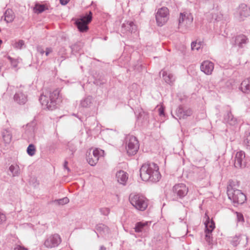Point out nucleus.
Segmentation results:
<instances>
[{
    "label": "nucleus",
    "instance_id": "ddd939ff",
    "mask_svg": "<svg viewBox=\"0 0 250 250\" xmlns=\"http://www.w3.org/2000/svg\"><path fill=\"white\" fill-rule=\"evenodd\" d=\"M201 70L207 75H210L214 69V63L209 61H205L201 64Z\"/></svg>",
    "mask_w": 250,
    "mask_h": 250
},
{
    "label": "nucleus",
    "instance_id": "864d4df0",
    "mask_svg": "<svg viewBox=\"0 0 250 250\" xmlns=\"http://www.w3.org/2000/svg\"><path fill=\"white\" fill-rule=\"evenodd\" d=\"M99 250H106V248L104 246L100 247Z\"/></svg>",
    "mask_w": 250,
    "mask_h": 250
},
{
    "label": "nucleus",
    "instance_id": "49530a36",
    "mask_svg": "<svg viewBox=\"0 0 250 250\" xmlns=\"http://www.w3.org/2000/svg\"><path fill=\"white\" fill-rule=\"evenodd\" d=\"M159 111V114L161 116H165V112H164V108L163 106H161L158 109Z\"/></svg>",
    "mask_w": 250,
    "mask_h": 250
},
{
    "label": "nucleus",
    "instance_id": "58836bf2",
    "mask_svg": "<svg viewBox=\"0 0 250 250\" xmlns=\"http://www.w3.org/2000/svg\"><path fill=\"white\" fill-rule=\"evenodd\" d=\"M46 9L44 5L37 4L36 5L35 11L38 13H41Z\"/></svg>",
    "mask_w": 250,
    "mask_h": 250
},
{
    "label": "nucleus",
    "instance_id": "2f4dec72",
    "mask_svg": "<svg viewBox=\"0 0 250 250\" xmlns=\"http://www.w3.org/2000/svg\"><path fill=\"white\" fill-rule=\"evenodd\" d=\"M69 201V199L67 197H64L62 199L55 200L54 201V202L57 203L59 205H63L67 204Z\"/></svg>",
    "mask_w": 250,
    "mask_h": 250
},
{
    "label": "nucleus",
    "instance_id": "4be33fe9",
    "mask_svg": "<svg viewBox=\"0 0 250 250\" xmlns=\"http://www.w3.org/2000/svg\"><path fill=\"white\" fill-rule=\"evenodd\" d=\"M4 21L7 22H11L15 18V15L12 10L11 9H7L4 13Z\"/></svg>",
    "mask_w": 250,
    "mask_h": 250
},
{
    "label": "nucleus",
    "instance_id": "dca6fc26",
    "mask_svg": "<svg viewBox=\"0 0 250 250\" xmlns=\"http://www.w3.org/2000/svg\"><path fill=\"white\" fill-rule=\"evenodd\" d=\"M14 100L19 104H24L27 101V96L22 91L19 90L14 95Z\"/></svg>",
    "mask_w": 250,
    "mask_h": 250
},
{
    "label": "nucleus",
    "instance_id": "f3484780",
    "mask_svg": "<svg viewBox=\"0 0 250 250\" xmlns=\"http://www.w3.org/2000/svg\"><path fill=\"white\" fill-rule=\"evenodd\" d=\"M193 21V17L189 13L187 12L181 13L179 19V26H181L183 24H186L191 23Z\"/></svg>",
    "mask_w": 250,
    "mask_h": 250
},
{
    "label": "nucleus",
    "instance_id": "39448f33",
    "mask_svg": "<svg viewBox=\"0 0 250 250\" xmlns=\"http://www.w3.org/2000/svg\"><path fill=\"white\" fill-rule=\"evenodd\" d=\"M126 149L128 155H134L139 148V141L136 137L128 135L126 138Z\"/></svg>",
    "mask_w": 250,
    "mask_h": 250
},
{
    "label": "nucleus",
    "instance_id": "c03bdc74",
    "mask_svg": "<svg viewBox=\"0 0 250 250\" xmlns=\"http://www.w3.org/2000/svg\"><path fill=\"white\" fill-rule=\"evenodd\" d=\"M184 119L188 116H190L192 114V110L190 109H185L184 111Z\"/></svg>",
    "mask_w": 250,
    "mask_h": 250
},
{
    "label": "nucleus",
    "instance_id": "5fc2aeb1",
    "mask_svg": "<svg viewBox=\"0 0 250 250\" xmlns=\"http://www.w3.org/2000/svg\"><path fill=\"white\" fill-rule=\"evenodd\" d=\"M2 43V41L0 39V45Z\"/></svg>",
    "mask_w": 250,
    "mask_h": 250
},
{
    "label": "nucleus",
    "instance_id": "1a4fd4ad",
    "mask_svg": "<svg viewBox=\"0 0 250 250\" xmlns=\"http://www.w3.org/2000/svg\"><path fill=\"white\" fill-rule=\"evenodd\" d=\"M235 17L240 21H242L245 18L250 15V9L245 3H241L237 8L235 13Z\"/></svg>",
    "mask_w": 250,
    "mask_h": 250
},
{
    "label": "nucleus",
    "instance_id": "bb28decb",
    "mask_svg": "<svg viewBox=\"0 0 250 250\" xmlns=\"http://www.w3.org/2000/svg\"><path fill=\"white\" fill-rule=\"evenodd\" d=\"M9 170L11 172L13 176H18L20 174V168L18 165H11L9 167Z\"/></svg>",
    "mask_w": 250,
    "mask_h": 250
},
{
    "label": "nucleus",
    "instance_id": "f704fd0d",
    "mask_svg": "<svg viewBox=\"0 0 250 250\" xmlns=\"http://www.w3.org/2000/svg\"><path fill=\"white\" fill-rule=\"evenodd\" d=\"M2 137L6 143H9L10 142L12 139V136L8 132L6 131L5 133L3 132Z\"/></svg>",
    "mask_w": 250,
    "mask_h": 250
},
{
    "label": "nucleus",
    "instance_id": "7c9ffc66",
    "mask_svg": "<svg viewBox=\"0 0 250 250\" xmlns=\"http://www.w3.org/2000/svg\"><path fill=\"white\" fill-rule=\"evenodd\" d=\"M244 145L246 149L250 152V132L247 135L244 140Z\"/></svg>",
    "mask_w": 250,
    "mask_h": 250
},
{
    "label": "nucleus",
    "instance_id": "9d476101",
    "mask_svg": "<svg viewBox=\"0 0 250 250\" xmlns=\"http://www.w3.org/2000/svg\"><path fill=\"white\" fill-rule=\"evenodd\" d=\"M61 242L60 236L54 234L48 236L44 241V245L47 248H52L58 246Z\"/></svg>",
    "mask_w": 250,
    "mask_h": 250
},
{
    "label": "nucleus",
    "instance_id": "6ab92c4d",
    "mask_svg": "<svg viewBox=\"0 0 250 250\" xmlns=\"http://www.w3.org/2000/svg\"><path fill=\"white\" fill-rule=\"evenodd\" d=\"M116 177L117 179V181L125 185L127 179V174L123 170H120L116 173Z\"/></svg>",
    "mask_w": 250,
    "mask_h": 250
},
{
    "label": "nucleus",
    "instance_id": "79ce46f5",
    "mask_svg": "<svg viewBox=\"0 0 250 250\" xmlns=\"http://www.w3.org/2000/svg\"><path fill=\"white\" fill-rule=\"evenodd\" d=\"M235 214H236L237 221L242 222H244V218L243 215L241 213L235 212Z\"/></svg>",
    "mask_w": 250,
    "mask_h": 250
},
{
    "label": "nucleus",
    "instance_id": "9b49d317",
    "mask_svg": "<svg viewBox=\"0 0 250 250\" xmlns=\"http://www.w3.org/2000/svg\"><path fill=\"white\" fill-rule=\"evenodd\" d=\"M103 153V150L98 148L94 149L92 154L89 153L88 155L87 156L86 160L87 162L92 166L96 165L98 162L100 157L102 156Z\"/></svg>",
    "mask_w": 250,
    "mask_h": 250
},
{
    "label": "nucleus",
    "instance_id": "a18cd8bd",
    "mask_svg": "<svg viewBox=\"0 0 250 250\" xmlns=\"http://www.w3.org/2000/svg\"><path fill=\"white\" fill-rule=\"evenodd\" d=\"M6 217L5 215L0 212V224H3L6 221Z\"/></svg>",
    "mask_w": 250,
    "mask_h": 250
},
{
    "label": "nucleus",
    "instance_id": "8fccbe9b",
    "mask_svg": "<svg viewBox=\"0 0 250 250\" xmlns=\"http://www.w3.org/2000/svg\"><path fill=\"white\" fill-rule=\"evenodd\" d=\"M70 0H60V3L62 5H65L67 4Z\"/></svg>",
    "mask_w": 250,
    "mask_h": 250
},
{
    "label": "nucleus",
    "instance_id": "ea45409f",
    "mask_svg": "<svg viewBox=\"0 0 250 250\" xmlns=\"http://www.w3.org/2000/svg\"><path fill=\"white\" fill-rule=\"evenodd\" d=\"M211 232H208V231L205 230L206 233V240L208 243V244H210L211 243Z\"/></svg>",
    "mask_w": 250,
    "mask_h": 250
},
{
    "label": "nucleus",
    "instance_id": "3c124183",
    "mask_svg": "<svg viewBox=\"0 0 250 250\" xmlns=\"http://www.w3.org/2000/svg\"><path fill=\"white\" fill-rule=\"evenodd\" d=\"M37 50L39 53H40L41 55H43L45 51L43 50V48L41 47H38L37 48Z\"/></svg>",
    "mask_w": 250,
    "mask_h": 250
},
{
    "label": "nucleus",
    "instance_id": "20e7f679",
    "mask_svg": "<svg viewBox=\"0 0 250 250\" xmlns=\"http://www.w3.org/2000/svg\"><path fill=\"white\" fill-rule=\"evenodd\" d=\"M188 191V188L183 183L176 184L172 188L171 198L174 201L183 198Z\"/></svg>",
    "mask_w": 250,
    "mask_h": 250
},
{
    "label": "nucleus",
    "instance_id": "7ed1b4c3",
    "mask_svg": "<svg viewBox=\"0 0 250 250\" xmlns=\"http://www.w3.org/2000/svg\"><path fill=\"white\" fill-rule=\"evenodd\" d=\"M129 200L131 204L139 210L144 211L148 206V200L142 195L131 194Z\"/></svg>",
    "mask_w": 250,
    "mask_h": 250
},
{
    "label": "nucleus",
    "instance_id": "412c9836",
    "mask_svg": "<svg viewBox=\"0 0 250 250\" xmlns=\"http://www.w3.org/2000/svg\"><path fill=\"white\" fill-rule=\"evenodd\" d=\"M224 121L230 125H234L236 122V120L233 117L230 111H228L227 114L224 115Z\"/></svg>",
    "mask_w": 250,
    "mask_h": 250
},
{
    "label": "nucleus",
    "instance_id": "603ef678",
    "mask_svg": "<svg viewBox=\"0 0 250 250\" xmlns=\"http://www.w3.org/2000/svg\"><path fill=\"white\" fill-rule=\"evenodd\" d=\"M68 162L66 161H65L63 165L64 168L66 169H67L68 171H69L70 169L67 167Z\"/></svg>",
    "mask_w": 250,
    "mask_h": 250
},
{
    "label": "nucleus",
    "instance_id": "c9c22d12",
    "mask_svg": "<svg viewBox=\"0 0 250 250\" xmlns=\"http://www.w3.org/2000/svg\"><path fill=\"white\" fill-rule=\"evenodd\" d=\"M13 46L16 49H21L24 46V42L23 40H19L18 42H16Z\"/></svg>",
    "mask_w": 250,
    "mask_h": 250
},
{
    "label": "nucleus",
    "instance_id": "de8ad7c7",
    "mask_svg": "<svg viewBox=\"0 0 250 250\" xmlns=\"http://www.w3.org/2000/svg\"><path fill=\"white\" fill-rule=\"evenodd\" d=\"M14 250H27V249L23 246L18 245L15 247Z\"/></svg>",
    "mask_w": 250,
    "mask_h": 250
},
{
    "label": "nucleus",
    "instance_id": "e433bc0d",
    "mask_svg": "<svg viewBox=\"0 0 250 250\" xmlns=\"http://www.w3.org/2000/svg\"><path fill=\"white\" fill-rule=\"evenodd\" d=\"M200 42H197L196 41L192 42L191 43V48L192 50H198L201 47Z\"/></svg>",
    "mask_w": 250,
    "mask_h": 250
},
{
    "label": "nucleus",
    "instance_id": "5701e85b",
    "mask_svg": "<svg viewBox=\"0 0 250 250\" xmlns=\"http://www.w3.org/2000/svg\"><path fill=\"white\" fill-rule=\"evenodd\" d=\"M92 98L91 96H87L83 99L81 102V105L83 107H89L92 104Z\"/></svg>",
    "mask_w": 250,
    "mask_h": 250
},
{
    "label": "nucleus",
    "instance_id": "aec40b11",
    "mask_svg": "<svg viewBox=\"0 0 250 250\" xmlns=\"http://www.w3.org/2000/svg\"><path fill=\"white\" fill-rule=\"evenodd\" d=\"M161 74L164 80L167 83L171 84L175 81V77L173 74L170 73H168L167 71L163 70L160 72V74L161 75Z\"/></svg>",
    "mask_w": 250,
    "mask_h": 250
},
{
    "label": "nucleus",
    "instance_id": "a878e982",
    "mask_svg": "<svg viewBox=\"0 0 250 250\" xmlns=\"http://www.w3.org/2000/svg\"><path fill=\"white\" fill-rule=\"evenodd\" d=\"M241 235H236L235 236L229 237L230 244L234 247H236L239 245L240 242Z\"/></svg>",
    "mask_w": 250,
    "mask_h": 250
},
{
    "label": "nucleus",
    "instance_id": "393cba45",
    "mask_svg": "<svg viewBox=\"0 0 250 250\" xmlns=\"http://www.w3.org/2000/svg\"><path fill=\"white\" fill-rule=\"evenodd\" d=\"M96 229L100 233H108L109 232V228L108 227L103 224L97 225L96 227Z\"/></svg>",
    "mask_w": 250,
    "mask_h": 250
},
{
    "label": "nucleus",
    "instance_id": "37998d69",
    "mask_svg": "<svg viewBox=\"0 0 250 250\" xmlns=\"http://www.w3.org/2000/svg\"><path fill=\"white\" fill-rule=\"evenodd\" d=\"M109 209L106 208H100L101 213L104 215H107L109 213Z\"/></svg>",
    "mask_w": 250,
    "mask_h": 250
},
{
    "label": "nucleus",
    "instance_id": "a19ab883",
    "mask_svg": "<svg viewBox=\"0 0 250 250\" xmlns=\"http://www.w3.org/2000/svg\"><path fill=\"white\" fill-rule=\"evenodd\" d=\"M67 147L70 151L72 152V155H73L76 150V147L75 145L72 143H68Z\"/></svg>",
    "mask_w": 250,
    "mask_h": 250
},
{
    "label": "nucleus",
    "instance_id": "cd10ccee",
    "mask_svg": "<svg viewBox=\"0 0 250 250\" xmlns=\"http://www.w3.org/2000/svg\"><path fill=\"white\" fill-rule=\"evenodd\" d=\"M83 47V44L81 42H77L72 45L70 47L72 53L78 52Z\"/></svg>",
    "mask_w": 250,
    "mask_h": 250
},
{
    "label": "nucleus",
    "instance_id": "72a5a7b5",
    "mask_svg": "<svg viewBox=\"0 0 250 250\" xmlns=\"http://www.w3.org/2000/svg\"><path fill=\"white\" fill-rule=\"evenodd\" d=\"M7 58L10 62L11 64L13 67L16 68L18 66V65L20 62L19 59H14L10 56H8Z\"/></svg>",
    "mask_w": 250,
    "mask_h": 250
},
{
    "label": "nucleus",
    "instance_id": "6e6552de",
    "mask_svg": "<svg viewBox=\"0 0 250 250\" xmlns=\"http://www.w3.org/2000/svg\"><path fill=\"white\" fill-rule=\"evenodd\" d=\"M168 9L166 7H163L158 10L156 14V20L159 26H163L167 21Z\"/></svg>",
    "mask_w": 250,
    "mask_h": 250
},
{
    "label": "nucleus",
    "instance_id": "0eeeda50",
    "mask_svg": "<svg viewBox=\"0 0 250 250\" xmlns=\"http://www.w3.org/2000/svg\"><path fill=\"white\" fill-rule=\"evenodd\" d=\"M92 18V13L89 11L85 15L82 16L80 19L75 21V24L80 32L86 31L88 29V24L91 22Z\"/></svg>",
    "mask_w": 250,
    "mask_h": 250
},
{
    "label": "nucleus",
    "instance_id": "c85d7f7f",
    "mask_svg": "<svg viewBox=\"0 0 250 250\" xmlns=\"http://www.w3.org/2000/svg\"><path fill=\"white\" fill-rule=\"evenodd\" d=\"M147 223L138 222L136 224L134 228L135 231L136 232H142L144 227L146 225Z\"/></svg>",
    "mask_w": 250,
    "mask_h": 250
},
{
    "label": "nucleus",
    "instance_id": "09e8293b",
    "mask_svg": "<svg viewBox=\"0 0 250 250\" xmlns=\"http://www.w3.org/2000/svg\"><path fill=\"white\" fill-rule=\"evenodd\" d=\"M52 52V49L51 47H47L45 50V55L46 56Z\"/></svg>",
    "mask_w": 250,
    "mask_h": 250
},
{
    "label": "nucleus",
    "instance_id": "473e14b6",
    "mask_svg": "<svg viewBox=\"0 0 250 250\" xmlns=\"http://www.w3.org/2000/svg\"><path fill=\"white\" fill-rule=\"evenodd\" d=\"M36 149L35 146L33 144H30L27 148V153L31 156H33L35 153Z\"/></svg>",
    "mask_w": 250,
    "mask_h": 250
},
{
    "label": "nucleus",
    "instance_id": "a211bd4d",
    "mask_svg": "<svg viewBox=\"0 0 250 250\" xmlns=\"http://www.w3.org/2000/svg\"><path fill=\"white\" fill-rule=\"evenodd\" d=\"M239 89L244 93L248 94L250 92V77L241 83Z\"/></svg>",
    "mask_w": 250,
    "mask_h": 250
},
{
    "label": "nucleus",
    "instance_id": "423d86ee",
    "mask_svg": "<svg viewBox=\"0 0 250 250\" xmlns=\"http://www.w3.org/2000/svg\"><path fill=\"white\" fill-rule=\"evenodd\" d=\"M227 193L229 198L234 203L242 204L246 200V195L240 190L229 189Z\"/></svg>",
    "mask_w": 250,
    "mask_h": 250
},
{
    "label": "nucleus",
    "instance_id": "f257e3e1",
    "mask_svg": "<svg viewBox=\"0 0 250 250\" xmlns=\"http://www.w3.org/2000/svg\"><path fill=\"white\" fill-rule=\"evenodd\" d=\"M140 176L143 181L150 183H157L161 177L158 166L152 162H147L141 166Z\"/></svg>",
    "mask_w": 250,
    "mask_h": 250
},
{
    "label": "nucleus",
    "instance_id": "4c0bfd02",
    "mask_svg": "<svg viewBox=\"0 0 250 250\" xmlns=\"http://www.w3.org/2000/svg\"><path fill=\"white\" fill-rule=\"evenodd\" d=\"M58 55L59 56H61V58H62V60L61 61L64 60L66 58V57H65L66 50H65V49L63 47H61L60 48V49L58 52Z\"/></svg>",
    "mask_w": 250,
    "mask_h": 250
},
{
    "label": "nucleus",
    "instance_id": "f03ea898",
    "mask_svg": "<svg viewBox=\"0 0 250 250\" xmlns=\"http://www.w3.org/2000/svg\"><path fill=\"white\" fill-rule=\"evenodd\" d=\"M60 90L58 89L51 91H46L40 96L39 101L41 104L48 110H52L56 108L59 102Z\"/></svg>",
    "mask_w": 250,
    "mask_h": 250
},
{
    "label": "nucleus",
    "instance_id": "b1692460",
    "mask_svg": "<svg viewBox=\"0 0 250 250\" xmlns=\"http://www.w3.org/2000/svg\"><path fill=\"white\" fill-rule=\"evenodd\" d=\"M208 220H207L206 222L205 223L206 231H208V232H212V230L214 229L215 226V223L213 221H209V217L208 218Z\"/></svg>",
    "mask_w": 250,
    "mask_h": 250
},
{
    "label": "nucleus",
    "instance_id": "f8f14e48",
    "mask_svg": "<svg viewBox=\"0 0 250 250\" xmlns=\"http://www.w3.org/2000/svg\"><path fill=\"white\" fill-rule=\"evenodd\" d=\"M234 166L236 168H244L246 166L245 152L240 151L235 154L234 160Z\"/></svg>",
    "mask_w": 250,
    "mask_h": 250
},
{
    "label": "nucleus",
    "instance_id": "2eb2a0df",
    "mask_svg": "<svg viewBox=\"0 0 250 250\" xmlns=\"http://www.w3.org/2000/svg\"><path fill=\"white\" fill-rule=\"evenodd\" d=\"M249 42V39L246 36L241 34L235 37L234 45L239 48H243Z\"/></svg>",
    "mask_w": 250,
    "mask_h": 250
},
{
    "label": "nucleus",
    "instance_id": "4468645a",
    "mask_svg": "<svg viewBox=\"0 0 250 250\" xmlns=\"http://www.w3.org/2000/svg\"><path fill=\"white\" fill-rule=\"evenodd\" d=\"M137 30V27L132 21H127L122 24V32L124 33H134Z\"/></svg>",
    "mask_w": 250,
    "mask_h": 250
},
{
    "label": "nucleus",
    "instance_id": "c756f323",
    "mask_svg": "<svg viewBox=\"0 0 250 250\" xmlns=\"http://www.w3.org/2000/svg\"><path fill=\"white\" fill-rule=\"evenodd\" d=\"M185 108L182 106H179L176 110V114L179 119H184Z\"/></svg>",
    "mask_w": 250,
    "mask_h": 250
}]
</instances>
